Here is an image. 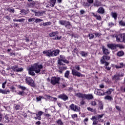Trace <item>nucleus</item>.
<instances>
[{"mask_svg":"<svg viewBox=\"0 0 125 125\" xmlns=\"http://www.w3.org/2000/svg\"><path fill=\"white\" fill-rule=\"evenodd\" d=\"M42 53L43 54H46V56L48 57H51L52 50L43 51Z\"/></svg>","mask_w":125,"mask_h":125,"instance_id":"nucleus-12","label":"nucleus"},{"mask_svg":"<svg viewBox=\"0 0 125 125\" xmlns=\"http://www.w3.org/2000/svg\"><path fill=\"white\" fill-rule=\"evenodd\" d=\"M59 23L61 25H65V24L66 23V21H59Z\"/></svg>","mask_w":125,"mask_h":125,"instance_id":"nucleus-40","label":"nucleus"},{"mask_svg":"<svg viewBox=\"0 0 125 125\" xmlns=\"http://www.w3.org/2000/svg\"><path fill=\"white\" fill-rule=\"evenodd\" d=\"M124 54H125V53H124V52L121 51H119L117 53V56L121 57V56H123V55H124Z\"/></svg>","mask_w":125,"mask_h":125,"instance_id":"nucleus-33","label":"nucleus"},{"mask_svg":"<svg viewBox=\"0 0 125 125\" xmlns=\"http://www.w3.org/2000/svg\"><path fill=\"white\" fill-rule=\"evenodd\" d=\"M105 69H106V70H107V71H110V70H111V67H110L109 66H106Z\"/></svg>","mask_w":125,"mask_h":125,"instance_id":"nucleus-63","label":"nucleus"},{"mask_svg":"<svg viewBox=\"0 0 125 125\" xmlns=\"http://www.w3.org/2000/svg\"><path fill=\"white\" fill-rule=\"evenodd\" d=\"M101 2L99 1L96 2V3L94 4V6H97V7H98V6H101Z\"/></svg>","mask_w":125,"mask_h":125,"instance_id":"nucleus-36","label":"nucleus"},{"mask_svg":"<svg viewBox=\"0 0 125 125\" xmlns=\"http://www.w3.org/2000/svg\"><path fill=\"white\" fill-rule=\"evenodd\" d=\"M62 62H63L64 63H66V64H68L69 62L67 60H65V59L62 60Z\"/></svg>","mask_w":125,"mask_h":125,"instance_id":"nucleus-57","label":"nucleus"},{"mask_svg":"<svg viewBox=\"0 0 125 125\" xmlns=\"http://www.w3.org/2000/svg\"><path fill=\"white\" fill-rule=\"evenodd\" d=\"M59 98H61V99H62V100H64L65 101V100H67L68 99V97L64 94L60 95L59 96Z\"/></svg>","mask_w":125,"mask_h":125,"instance_id":"nucleus-21","label":"nucleus"},{"mask_svg":"<svg viewBox=\"0 0 125 125\" xmlns=\"http://www.w3.org/2000/svg\"><path fill=\"white\" fill-rule=\"evenodd\" d=\"M11 69L14 72H23V69L22 67H18V66L15 65L12 66Z\"/></svg>","mask_w":125,"mask_h":125,"instance_id":"nucleus-7","label":"nucleus"},{"mask_svg":"<svg viewBox=\"0 0 125 125\" xmlns=\"http://www.w3.org/2000/svg\"><path fill=\"white\" fill-rule=\"evenodd\" d=\"M43 114V112L42 111H39L38 113L36 114V116H42Z\"/></svg>","mask_w":125,"mask_h":125,"instance_id":"nucleus-44","label":"nucleus"},{"mask_svg":"<svg viewBox=\"0 0 125 125\" xmlns=\"http://www.w3.org/2000/svg\"><path fill=\"white\" fill-rule=\"evenodd\" d=\"M117 47H119V48L122 49V48H124L125 47L122 44H116V48Z\"/></svg>","mask_w":125,"mask_h":125,"instance_id":"nucleus-42","label":"nucleus"},{"mask_svg":"<svg viewBox=\"0 0 125 125\" xmlns=\"http://www.w3.org/2000/svg\"><path fill=\"white\" fill-rule=\"evenodd\" d=\"M103 116H104V114L97 115L96 116H92L91 120L93 121V125H97V123H98V121L101 122H103V120L101 119L103 118Z\"/></svg>","mask_w":125,"mask_h":125,"instance_id":"nucleus-3","label":"nucleus"},{"mask_svg":"<svg viewBox=\"0 0 125 125\" xmlns=\"http://www.w3.org/2000/svg\"><path fill=\"white\" fill-rule=\"evenodd\" d=\"M5 119H6L7 120V122L8 123V122H9V116L7 114H6L5 116Z\"/></svg>","mask_w":125,"mask_h":125,"instance_id":"nucleus-47","label":"nucleus"},{"mask_svg":"<svg viewBox=\"0 0 125 125\" xmlns=\"http://www.w3.org/2000/svg\"><path fill=\"white\" fill-rule=\"evenodd\" d=\"M42 96H40L39 97H37L36 99L37 101H41V100L42 99Z\"/></svg>","mask_w":125,"mask_h":125,"instance_id":"nucleus-56","label":"nucleus"},{"mask_svg":"<svg viewBox=\"0 0 125 125\" xmlns=\"http://www.w3.org/2000/svg\"><path fill=\"white\" fill-rule=\"evenodd\" d=\"M107 46L111 49H116L117 48V44H107Z\"/></svg>","mask_w":125,"mask_h":125,"instance_id":"nucleus-18","label":"nucleus"},{"mask_svg":"<svg viewBox=\"0 0 125 125\" xmlns=\"http://www.w3.org/2000/svg\"><path fill=\"white\" fill-rule=\"evenodd\" d=\"M65 70H67V66H60L58 72H60V74H62L63 71H65Z\"/></svg>","mask_w":125,"mask_h":125,"instance_id":"nucleus-17","label":"nucleus"},{"mask_svg":"<svg viewBox=\"0 0 125 125\" xmlns=\"http://www.w3.org/2000/svg\"><path fill=\"white\" fill-rule=\"evenodd\" d=\"M6 81H5L4 83H2V87L3 88H5V85L6 84Z\"/></svg>","mask_w":125,"mask_h":125,"instance_id":"nucleus-51","label":"nucleus"},{"mask_svg":"<svg viewBox=\"0 0 125 125\" xmlns=\"http://www.w3.org/2000/svg\"><path fill=\"white\" fill-rule=\"evenodd\" d=\"M47 98H49V99H50V98H51L52 99V100H53V101H56L57 100V99L56 98L51 97H50V96H47Z\"/></svg>","mask_w":125,"mask_h":125,"instance_id":"nucleus-37","label":"nucleus"},{"mask_svg":"<svg viewBox=\"0 0 125 125\" xmlns=\"http://www.w3.org/2000/svg\"><path fill=\"white\" fill-rule=\"evenodd\" d=\"M99 105L100 109L101 110H103V104L102 103V102H100Z\"/></svg>","mask_w":125,"mask_h":125,"instance_id":"nucleus-35","label":"nucleus"},{"mask_svg":"<svg viewBox=\"0 0 125 125\" xmlns=\"http://www.w3.org/2000/svg\"><path fill=\"white\" fill-rule=\"evenodd\" d=\"M111 16L116 20L117 19V13L112 12L111 13Z\"/></svg>","mask_w":125,"mask_h":125,"instance_id":"nucleus-29","label":"nucleus"},{"mask_svg":"<svg viewBox=\"0 0 125 125\" xmlns=\"http://www.w3.org/2000/svg\"><path fill=\"white\" fill-rule=\"evenodd\" d=\"M113 91V89H109L108 91H106V93H107V94H111V92Z\"/></svg>","mask_w":125,"mask_h":125,"instance_id":"nucleus-54","label":"nucleus"},{"mask_svg":"<svg viewBox=\"0 0 125 125\" xmlns=\"http://www.w3.org/2000/svg\"><path fill=\"white\" fill-rule=\"evenodd\" d=\"M93 98V96L91 94H84V99H87L88 100H90V99H92Z\"/></svg>","mask_w":125,"mask_h":125,"instance_id":"nucleus-16","label":"nucleus"},{"mask_svg":"<svg viewBox=\"0 0 125 125\" xmlns=\"http://www.w3.org/2000/svg\"><path fill=\"white\" fill-rule=\"evenodd\" d=\"M65 27H69V26H71V24L70 23V22L69 21H65Z\"/></svg>","mask_w":125,"mask_h":125,"instance_id":"nucleus-45","label":"nucleus"},{"mask_svg":"<svg viewBox=\"0 0 125 125\" xmlns=\"http://www.w3.org/2000/svg\"><path fill=\"white\" fill-rule=\"evenodd\" d=\"M87 109L88 111H90V112H94V109L91 108V107H87Z\"/></svg>","mask_w":125,"mask_h":125,"instance_id":"nucleus-52","label":"nucleus"},{"mask_svg":"<svg viewBox=\"0 0 125 125\" xmlns=\"http://www.w3.org/2000/svg\"><path fill=\"white\" fill-rule=\"evenodd\" d=\"M108 26L109 27H110V28H111V27H113V26H114V23H113V22H109L108 23Z\"/></svg>","mask_w":125,"mask_h":125,"instance_id":"nucleus-49","label":"nucleus"},{"mask_svg":"<svg viewBox=\"0 0 125 125\" xmlns=\"http://www.w3.org/2000/svg\"><path fill=\"white\" fill-rule=\"evenodd\" d=\"M115 68H116V69H120L121 68H123V67H124V63L121 62L120 63V65H115Z\"/></svg>","mask_w":125,"mask_h":125,"instance_id":"nucleus-28","label":"nucleus"},{"mask_svg":"<svg viewBox=\"0 0 125 125\" xmlns=\"http://www.w3.org/2000/svg\"><path fill=\"white\" fill-rule=\"evenodd\" d=\"M59 32L55 31L49 33V37L52 38L53 40L60 41L62 39V36H59Z\"/></svg>","mask_w":125,"mask_h":125,"instance_id":"nucleus-2","label":"nucleus"},{"mask_svg":"<svg viewBox=\"0 0 125 125\" xmlns=\"http://www.w3.org/2000/svg\"><path fill=\"white\" fill-rule=\"evenodd\" d=\"M60 77H53L51 79V83L55 85L56 84L60 83Z\"/></svg>","mask_w":125,"mask_h":125,"instance_id":"nucleus-5","label":"nucleus"},{"mask_svg":"<svg viewBox=\"0 0 125 125\" xmlns=\"http://www.w3.org/2000/svg\"><path fill=\"white\" fill-rule=\"evenodd\" d=\"M104 99L106 100H109V101H111V100H113V99L112 98V97L110 96H106L104 97Z\"/></svg>","mask_w":125,"mask_h":125,"instance_id":"nucleus-31","label":"nucleus"},{"mask_svg":"<svg viewBox=\"0 0 125 125\" xmlns=\"http://www.w3.org/2000/svg\"><path fill=\"white\" fill-rule=\"evenodd\" d=\"M10 91L9 90H2V89L0 88V93H2V94H7L8 93H10Z\"/></svg>","mask_w":125,"mask_h":125,"instance_id":"nucleus-19","label":"nucleus"},{"mask_svg":"<svg viewBox=\"0 0 125 125\" xmlns=\"http://www.w3.org/2000/svg\"><path fill=\"white\" fill-rule=\"evenodd\" d=\"M20 88H21L22 90H25V89H26V87L22 86H20Z\"/></svg>","mask_w":125,"mask_h":125,"instance_id":"nucleus-62","label":"nucleus"},{"mask_svg":"<svg viewBox=\"0 0 125 125\" xmlns=\"http://www.w3.org/2000/svg\"><path fill=\"white\" fill-rule=\"evenodd\" d=\"M25 21V19H21L18 20V22H20V23H23Z\"/></svg>","mask_w":125,"mask_h":125,"instance_id":"nucleus-55","label":"nucleus"},{"mask_svg":"<svg viewBox=\"0 0 125 125\" xmlns=\"http://www.w3.org/2000/svg\"><path fill=\"white\" fill-rule=\"evenodd\" d=\"M35 16H38L40 17V16H42L43 15V12H35Z\"/></svg>","mask_w":125,"mask_h":125,"instance_id":"nucleus-26","label":"nucleus"},{"mask_svg":"<svg viewBox=\"0 0 125 125\" xmlns=\"http://www.w3.org/2000/svg\"><path fill=\"white\" fill-rule=\"evenodd\" d=\"M93 16H94L97 20H101V16L100 15H97L95 14L94 13H92Z\"/></svg>","mask_w":125,"mask_h":125,"instance_id":"nucleus-22","label":"nucleus"},{"mask_svg":"<svg viewBox=\"0 0 125 125\" xmlns=\"http://www.w3.org/2000/svg\"><path fill=\"white\" fill-rule=\"evenodd\" d=\"M114 38H116V42H125V35H123L122 34L116 35L113 36Z\"/></svg>","mask_w":125,"mask_h":125,"instance_id":"nucleus-4","label":"nucleus"},{"mask_svg":"<svg viewBox=\"0 0 125 125\" xmlns=\"http://www.w3.org/2000/svg\"><path fill=\"white\" fill-rule=\"evenodd\" d=\"M82 4L84 6H88L89 5L88 4V3L87 2H82Z\"/></svg>","mask_w":125,"mask_h":125,"instance_id":"nucleus-50","label":"nucleus"},{"mask_svg":"<svg viewBox=\"0 0 125 125\" xmlns=\"http://www.w3.org/2000/svg\"><path fill=\"white\" fill-rule=\"evenodd\" d=\"M94 35H95L96 38H97V37L99 38V37H100V36H101V33L96 32L94 33Z\"/></svg>","mask_w":125,"mask_h":125,"instance_id":"nucleus-39","label":"nucleus"},{"mask_svg":"<svg viewBox=\"0 0 125 125\" xmlns=\"http://www.w3.org/2000/svg\"><path fill=\"white\" fill-rule=\"evenodd\" d=\"M43 66L42 64H38V63L34 64L32 66L30 67L28 69V74L31 75V76H34L35 72L36 74H39L41 71H42V69Z\"/></svg>","mask_w":125,"mask_h":125,"instance_id":"nucleus-1","label":"nucleus"},{"mask_svg":"<svg viewBox=\"0 0 125 125\" xmlns=\"http://www.w3.org/2000/svg\"><path fill=\"white\" fill-rule=\"evenodd\" d=\"M80 54L82 55V56H83V57H86V56H87V53L82 51L81 52Z\"/></svg>","mask_w":125,"mask_h":125,"instance_id":"nucleus-32","label":"nucleus"},{"mask_svg":"<svg viewBox=\"0 0 125 125\" xmlns=\"http://www.w3.org/2000/svg\"><path fill=\"white\" fill-rule=\"evenodd\" d=\"M7 10L9 11V12H14V9L11 8H8L7 9Z\"/></svg>","mask_w":125,"mask_h":125,"instance_id":"nucleus-41","label":"nucleus"},{"mask_svg":"<svg viewBox=\"0 0 125 125\" xmlns=\"http://www.w3.org/2000/svg\"><path fill=\"white\" fill-rule=\"evenodd\" d=\"M60 51L58 49L52 50V54L51 57H54L57 56L59 54Z\"/></svg>","mask_w":125,"mask_h":125,"instance_id":"nucleus-10","label":"nucleus"},{"mask_svg":"<svg viewBox=\"0 0 125 125\" xmlns=\"http://www.w3.org/2000/svg\"><path fill=\"white\" fill-rule=\"evenodd\" d=\"M56 3V0H50V5L52 7H53Z\"/></svg>","mask_w":125,"mask_h":125,"instance_id":"nucleus-24","label":"nucleus"},{"mask_svg":"<svg viewBox=\"0 0 125 125\" xmlns=\"http://www.w3.org/2000/svg\"><path fill=\"white\" fill-rule=\"evenodd\" d=\"M20 105H17L16 106V110H20Z\"/></svg>","mask_w":125,"mask_h":125,"instance_id":"nucleus-58","label":"nucleus"},{"mask_svg":"<svg viewBox=\"0 0 125 125\" xmlns=\"http://www.w3.org/2000/svg\"><path fill=\"white\" fill-rule=\"evenodd\" d=\"M65 57L64 56V55H61L60 56V58H59V60H58V64L59 65H64V64H63L62 63V62L63 61V60H64L65 59Z\"/></svg>","mask_w":125,"mask_h":125,"instance_id":"nucleus-11","label":"nucleus"},{"mask_svg":"<svg viewBox=\"0 0 125 125\" xmlns=\"http://www.w3.org/2000/svg\"><path fill=\"white\" fill-rule=\"evenodd\" d=\"M97 12H98V13H100V14H103V13L104 12V9L103 7H100Z\"/></svg>","mask_w":125,"mask_h":125,"instance_id":"nucleus-23","label":"nucleus"},{"mask_svg":"<svg viewBox=\"0 0 125 125\" xmlns=\"http://www.w3.org/2000/svg\"><path fill=\"white\" fill-rule=\"evenodd\" d=\"M69 108L71 109V110H73V111H75V112L79 111V106L74 104H72L71 105H70Z\"/></svg>","mask_w":125,"mask_h":125,"instance_id":"nucleus-9","label":"nucleus"},{"mask_svg":"<svg viewBox=\"0 0 125 125\" xmlns=\"http://www.w3.org/2000/svg\"><path fill=\"white\" fill-rule=\"evenodd\" d=\"M88 37H89V40H92L93 38H94V35L92 34H89Z\"/></svg>","mask_w":125,"mask_h":125,"instance_id":"nucleus-38","label":"nucleus"},{"mask_svg":"<svg viewBox=\"0 0 125 125\" xmlns=\"http://www.w3.org/2000/svg\"><path fill=\"white\" fill-rule=\"evenodd\" d=\"M56 123L58 125H63V122H62V120H61V119L57 120Z\"/></svg>","mask_w":125,"mask_h":125,"instance_id":"nucleus-30","label":"nucleus"},{"mask_svg":"<svg viewBox=\"0 0 125 125\" xmlns=\"http://www.w3.org/2000/svg\"><path fill=\"white\" fill-rule=\"evenodd\" d=\"M84 13V11H83V10H81L80 11V14H83Z\"/></svg>","mask_w":125,"mask_h":125,"instance_id":"nucleus-64","label":"nucleus"},{"mask_svg":"<svg viewBox=\"0 0 125 125\" xmlns=\"http://www.w3.org/2000/svg\"><path fill=\"white\" fill-rule=\"evenodd\" d=\"M119 25L120 26H122L123 27H125V22L123 21H119Z\"/></svg>","mask_w":125,"mask_h":125,"instance_id":"nucleus-34","label":"nucleus"},{"mask_svg":"<svg viewBox=\"0 0 125 125\" xmlns=\"http://www.w3.org/2000/svg\"><path fill=\"white\" fill-rule=\"evenodd\" d=\"M78 115L77 114H73L72 115V119H75V118H77Z\"/></svg>","mask_w":125,"mask_h":125,"instance_id":"nucleus-60","label":"nucleus"},{"mask_svg":"<svg viewBox=\"0 0 125 125\" xmlns=\"http://www.w3.org/2000/svg\"><path fill=\"white\" fill-rule=\"evenodd\" d=\"M102 49L103 50V53L104 54H105V55H108V54H110V51L108 50L104 46L102 47Z\"/></svg>","mask_w":125,"mask_h":125,"instance_id":"nucleus-13","label":"nucleus"},{"mask_svg":"<svg viewBox=\"0 0 125 125\" xmlns=\"http://www.w3.org/2000/svg\"><path fill=\"white\" fill-rule=\"evenodd\" d=\"M94 93L97 95H100V96L102 95V93H101V92H100V90L98 89L95 90Z\"/></svg>","mask_w":125,"mask_h":125,"instance_id":"nucleus-25","label":"nucleus"},{"mask_svg":"<svg viewBox=\"0 0 125 125\" xmlns=\"http://www.w3.org/2000/svg\"><path fill=\"white\" fill-rule=\"evenodd\" d=\"M42 20H41V19H36L35 20V23H39L40 22H42Z\"/></svg>","mask_w":125,"mask_h":125,"instance_id":"nucleus-43","label":"nucleus"},{"mask_svg":"<svg viewBox=\"0 0 125 125\" xmlns=\"http://www.w3.org/2000/svg\"><path fill=\"white\" fill-rule=\"evenodd\" d=\"M120 77H124V75L117 74L113 76V80L115 81H119L120 80Z\"/></svg>","mask_w":125,"mask_h":125,"instance_id":"nucleus-15","label":"nucleus"},{"mask_svg":"<svg viewBox=\"0 0 125 125\" xmlns=\"http://www.w3.org/2000/svg\"><path fill=\"white\" fill-rule=\"evenodd\" d=\"M88 3H93V0H87Z\"/></svg>","mask_w":125,"mask_h":125,"instance_id":"nucleus-61","label":"nucleus"},{"mask_svg":"<svg viewBox=\"0 0 125 125\" xmlns=\"http://www.w3.org/2000/svg\"><path fill=\"white\" fill-rule=\"evenodd\" d=\"M75 96H77V97H79V98H82V99H84V94H83L81 93L75 94Z\"/></svg>","mask_w":125,"mask_h":125,"instance_id":"nucleus-20","label":"nucleus"},{"mask_svg":"<svg viewBox=\"0 0 125 125\" xmlns=\"http://www.w3.org/2000/svg\"><path fill=\"white\" fill-rule=\"evenodd\" d=\"M48 25H51V22L48 21L43 23V26H48Z\"/></svg>","mask_w":125,"mask_h":125,"instance_id":"nucleus-46","label":"nucleus"},{"mask_svg":"<svg viewBox=\"0 0 125 125\" xmlns=\"http://www.w3.org/2000/svg\"><path fill=\"white\" fill-rule=\"evenodd\" d=\"M91 105H92V106H95V105H96V102H95V101H92L91 102Z\"/></svg>","mask_w":125,"mask_h":125,"instance_id":"nucleus-53","label":"nucleus"},{"mask_svg":"<svg viewBox=\"0 0 125 125\" xmlns=\"http://www.w3.org/2000/svg\"><path fill=\"white\" fill-rule=\"evenodd\" d=\"M28 22H33V21H35V18H30L28 19Z\"/></svg>","mask_w":125,"mask_h":125,"instance_id":"nucleus-48","label":"nucleus"},{"mask_svg":"<svg viewBox=\"0 0 125 125\" xmlns=\"http://www.w3.org/2000/svg\"><path fill=\"white\" fill-rule=\"evenodd\" d=\"M106 60H110V57L103 56L100 60V62L102 64H104L105 62H106Z\"/></svg>","mask_w":125,"mask_h":125,"instance_id":"nucleus-8","label":"nucleus"},{"mask_svg":"<svg viewBox=\"0 0 125 125\" xmlns=\"http://www.w3.org/2000/svg\"><path fill=\"white\" fill-rule=\"evenodd\" d=\"M69 75H70V71L67 70L64 73V77L66 79H69Z\"/></svg>","mask_w":125,"mask_h":125,"instance_id":"nucleus-27","label":"nucleus"},{"mask_svg":"<svg viewBox=\"0 0 125 125\" xmlns=\"http://www.w3.org/2000/svg\"><path fill=\"white\" fill-rule=\"evenodd\" d=\"M72 74L74 76H76L77 77L81 76V73L78 72L76 69H72Z\"/></svg>","mask_w":125,"mask_h":125,"instance_id":"nucleus-14","label":"nucleus"},{"mask_svg":"<svg viewBox=\"0 0 125 125\" xmlns=\"http://www.w3.org/2000/svg\"><path fill=\"white\" fill-rule=\"evenodd\" d=\"M75 69H76V70H77L78 71H79L80 70V66L79 65H76L75 66Z\"/></svg>","mask_w":125,"mask_h":125,"instance_id":"nucleus-59","label":"nucleus"},{"mask_svg":"<svg viewBox=\"0 0 125 125\" xmlns=\"http://www.w3.org/2000/svg\"><path fill=\"white\" fill-rule=\"evenodd\" d=\"M25 80L26 83H27V84H29L31 86H34V80H33L31 77H26Z\"/></svg>","mask_w":125,"mask_h":125,"instance_id":"nucleus-6","label":"nucleus"}]
</instances>
